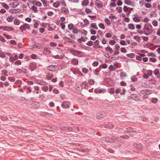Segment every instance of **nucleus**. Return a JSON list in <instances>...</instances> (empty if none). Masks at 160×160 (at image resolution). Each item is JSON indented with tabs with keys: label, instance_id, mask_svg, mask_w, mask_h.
Segmentation results:
<instances>
[{
	"label": "nucleus",
	"instance_id": "obj_64",
	"mask_svg": "<svg viewBox=\"0 0 160 160\" xmlns=\"http://www.w3.org/2000/svg\"><path fill=\"white\" fill-rule=\"evenodd\" d=\"M10 43L11 44L13 45H16L17 42L16 41L14 40H11L10 41Z\"/></svg>",
	"mask_w": 160,
	"mask_h": 160
},
{
	"label": "nucleus",
	"instance_id": "obj_43",
	"mask_svg": "<svg viewBox=\"0 0 160 160\" xmlns=\"http://www.w3.org/2000/svg\"><path fill=\"white\" fill-rule=\"evenodd\" d=\"M116 42L114 40H111L109 41V43L111 45H113L115 44Z\"/></svg>",
	"mask_w": 160,
	"mask_h": 160
},
{
	"label": "nucleus",
	"instance_id": "obj_21",
	"mask_svg": "<svg viewBox=\"0 0 160 160\" xmlns=\"http://www.w3.org/2000/svg\"><path fill=\"white\" fill-rule=\"evenodd\" d=\"M99 27L102 30L105 29V27L104 24L102 23H99L98 24Z\"/></svg>",
	"mask_w": 160,
	"mask_h": 160
},
{
	"label": "nucleus",
	"instance_id": "obj_35",
	"mask_svg": "<svg viewBox=\"0 0 160 160\" xmlns=\"http://www.w3.org/2000/svg\"><path fill=\"white\" fill-rule=\"evenodd\" d=\"M158 101V99L156 98H153L151 99V102L153 103H156Z\"/></svg>",
	"mask_w": 160,
	"mask_h": 160
},
{
	"label": "nucleus",
	"instance_id": "obj_45",
	"mask_svg": "<svg viewBox=\"0 0 160 160\" xmlns=\"http://www.w3.org/2000/svg\"><path fill=\"white\" fill-rule=\"evenodd\" d=\"M105 36L107 38H111L112 37L111 34L110 33H106L105 35Z\"/></svg>",
	"mask_w": 160,
	"mask_h": 160
},
{
	"label": "nucleus",
	"instance_id": "obj_56",
	"mask_svg": "<svg viewBox=\"0 0 160 160\" xmlns=\"http://www.w3.org/2000/svg\"><path fill=\"white\" fill-rule=\"evenodd\" d=\"M122 1L119 0L117 2V4L118 6H120L122 5Z\"/></svg>",
	"mask_w": 160,
	"mask_h": 160
},
{
	"label": "nucleus",
	"instance_id": "obj_6",
	"mask_svg": "<svg viewBox=\"0 0 160 160\" xmlns=\"http://www.w3.org/2000/svg\"><path fill=\"white\" fill-rule=\"evenodd\" d=\"M106 113L104 112H99L96 114V118L97 119H101L106 116Z\"/></svg>",
	"mask_w": 160,
	"mask_h": 160
},
{
	"label": "nucleus",
	"instance_id": "obj_24",
	"mask_svg": "<svg viewBox=\"0 0 160 160\" xmlns=\"http://www.w3.org/2000/svg\"><path fill=\"white\" fill-rule=\"evenodd\" d=\"M79 32L81 33L82 34L84 35H86L87 34V32L86 30L83 29L80 30Z\"/></svg>",
	"mask_w": 160,
	"mask_h": 160
},
{
	"label": "nucleus",
	"instance_id": "obj_27",
	"mask_svg": "<svg viewBox=\"0 0 160 160\" xmlns=\"http://www.w3.org/2000/svg\"><path fill=\"white\" fill-rule=\"evenodd\" d=\"M13 22L14 24L16 25H19L20 23L18 19H15L14 20Z\"/></svg>",
	"mask_w": 160,
	"mask_h": 160
},
{
	"label": "nucleus",
	"instance_id": "obj_13",
	"mask_svg": "<svg viewBox=\"0 0 160 160\" xmlns=\"http://www.w3.org/2000/svg\"><path fill=\"white\" fill-rule=\"evenodd\" d=\"M104 21L107 26H110L111 25V23L110 20L108 18H105L104 19Z\"/></svg>",
	"mask_w": 160,
	"mask_h": 160
},
{
	"label": "nucleus",
	"instance_id": "obj_31",
	"mask_svg": "<svg viewBox=\"0 0 160 160\" xmlns=\"http://www.w3.org/2000/svg\"><path fill=\"white\" fill-rule=\"evenodd\" d=\"M120 76L121 78L123 79L124 77H126V74L125 73L122 72L121 73Z\"/></svg>",
	"mask_w": 160,
	"mask_h": 160
},
{
	"label": "nucleus",
	"instance_id": "obj_52",
	"mask_svg": "<svg viewBox=\"0 0 160 160\" xmlns=\"http://www.w3.org/2000/svg\"><path fill=\"white\" fill-rule=\"evenodd\" d=\"M145 5L146 7L148 8H150L151 7V4L149 3H146Z\"/></svg>",
	"mask_w": 160,
	"mask_h": 160
},
{
	"label": "nucleus",
	"instance_id": "obj_40",
	"mask_svg": "<svg viewBox=\"0 0 160 160\" xmlns=\"http://www.w3.org/2000/svg\"><path fill=\"white\" fill-rule=\"evenodd\" d=\"M0 57L2 58L6 57L5 54L4 52H2L1 51H0Z\"/></svg>",
	"mask_w": 160,
	"mask_h": 160
},
{
	"label": "nucleus",
	"instance_id": "obj_3",
	"mask_svg": "<svg viewBox=\"0 0 160 160\" xmlns=\"http://www.w3.org/2000/svg\"><path fill=\"white\" fill-rule=\"evenodd\" d=\"M30 26L28 24L26 23L20 26L19 27V29L22 32L26 30V29H30Z\"/></svg>",
	"mask_w": 160,
	"mask_h": 160
},
{
	"label": "nucleus",
	"instance_id": "obj_32",
	"mask_svg": "<svg viewBox=\"0 0 160 160\" xmlns=\"http://www.w3.org/2000/svg\"><path fill=\"white\" fill-rule=\"evenodd\" d=\"M109 18L112 19H117L116 17L112 15V14H111L109 16Z\"/></svg>",
	"mask_w": 160,
	"mask_h": 160
},
{
	"label": "nucleus",
	"instance_id": "obj_62",
	"mask_svg": "<svg viewBox=\"0 0 160 160\" xmlns=\"http://www.w3.org/2000/svg\"><path fill=\"white\" fill-rule=\"evenodd\" d=\"M149 61L151 62H154L156 61V59L154 58H149Z\"/></svg>",
	"mask_w": 160,
	"mask_h": 160
},
{
	"label": "nucleus",
	"instance_id": "obj_60",
	"mask_svg": "<svg viewBox=\"0 0 160 160\" xmlns=\"http://www.w3.org/2000/svg\"><path fill=\"white\" fill-rule=\"evenodd\" d=\"M21 61L20 60H18L15 62V64L17 65H21Z\"/></svg>",
	"mask_w": 160,
	"mask_h": 160
},
{
	"label": "nucleus",
	"instance_id": "obj_57",
	"mask_svg": "<svg viewBox=\"0 0 160 160\" xmlns=\"http://www.w3.org/2000/svg\"><path fill=\"white\" fill-rule=\"evenodd\" d=\"M87 44L88 46H92L93 44V42L92 41H89L88 42Z\"/></svg>",
	"mask_w": 160,
	"mask_h": 160
},
{
	"label": "nucleus",
	"instance_id": "obj_9",
	"mask_svg": "<svg viewBox=\"0 0 160 160\" xmlns=\"http://www.w3.org/2000/svg\"><path fill=\"white\" fill-rule=\"evenodd\" d=\"M124 2L126 4L129 6L132 7L135 6L133 2L131 0H125Z\"/></svg>",
	"mask_w": 160,
	"mask_h": 160
},
{
	"label": "nucleus",
	"instance_id": "obj_61",
	"mask_svg": "<svg viewBox=\"0 0 160 160\" xmlns=\"http://www.w3.org/2000/svg\"><path fill=\"white\" fill-rule=\"evenodd\" d=\"M60 2L61 4L64 6H66V3L63 0H60Z\"/></svg>",
	"mask_w": 160,
	"mask_h": 160
},
{
	"label": "nucleus",
	"instance_id": "obj_8",
	"mask_svg": "<svg viewBox=\"0 0 160 160\" xmlns=\"http://www.w3.org/2000/svg\"><path fill=\"white\" fill-rule=\"evenodd\" d=\"M152 93V92L149 90H144L141 91V93L144 95H147L150 94Z\"/></svg>",
	"mask_w": 160,
	"mask_h": 160
},
{
	"label": "nucleus",
	"instance_id": "obj_33",
	"mask_svg": "<svg viewBox=\"0 0 160 160\" xmlns=\"http://www.w3.org/2000/svg\"><path fill=\"white\" fill-rule=\"evenodd\" d=\"M2 5L6 9L8 10L9 9V7L8 6L5 4V3H2Z\"/></svg>",
	"mask_w": 160,
	"mask_h": 160
},
{
	"label": "nucleus",
	"instance_id": "obj_53",
	"mask_svg": "<svg viewBox=\"0 0 160 160\" xmlns=\"http://www.w3.org/2000/svg\"><path fill=\"white\" fill-rule=\"evenodd\" d=\"M144 1L143 0H141L139 1V4L141 6H142L144 5Z\"/></svg>",
	"mask_w": 160,
	"mask_h": 160
},
{
	"label": "nucleus",
	"instance_id": "obj_18",
	"mask_svg": "<svg viewBox=\"0 0 160 160\" xmlns=\"http://www.w3.org/2000/svg\"><path fill=\"white\" fill-rule=\"evenodd\" d=\"M117 65L114 63V66L111 65L109 67V69L110 71H113L115 70L116 69V67H117Z\"/></svg>",
	"mask_w": 160,
	"mask_h": 160
},
{
	"label": "nucleus",
	"instance_id": "obj_46",
	"mask_svg": "<svg viewBox=\"0 0 160 160\" xmlns=\"http://www.w3.org/2000/svg\"><path fill=\"white\" fill-rule=\"evenodd\" d=\"M39 26V22H37L34 23L33 24V27L35 28H37Z\"/></svg>",
	"mask_w": 160,
	"mask_h": 160
},
{
	"label": "nucleus",
	"instance_id": "obj_19",
	"mask_svg": "<svg viewBox=\"0 0 160 160\" xmlns=\"http://www.w3.org/2000/svg\"><path fill=\"white\" fill-rule=\"evenodd\" d=\"M90 27L91 28L97 30L98 29L96 23H92L90 24Z\"/></svg>",
	"mask_w": 160,
	"mask_h": 160
},
{
	"label": "nucleus",
	"instance_id": "obj_39",
	"mask_svg": "<svg viewBox=\"0 0 160 160\" xmlns=\"http://www.w3.org/2000/svg\"><path fill=\"white\" fill-rule=\"evenodd\" d=\"M9 12L11 13H15L16 12V10L14 9H11L9 10Z\"/></svg>",
	"mask_w": 160,
	"mask_h": 160
},
{
	"label": "nucleus",
	"instance_id": "obj_15",
	"mask_svg": "<svg viewBox=\"0 0 160 160\" xmlns=\"http://www.w3.org/2000/svg\"><path fill=\"white\" fill-rule=\"evenodd\" d=\"M128 27L131 30H134L135 28V25L133 23H130L128 24Z\"/></svg>",
	"mask_w": 160,
	"mask_h": 160
},
{
	"label": "nucleus",
	"instance_id": "obj_26",
	"mask_svg": "<svg viewBox=\"0 0 160 160\" xmlns=\"http://www.w3.org/2000/svg\"><path fill=\"white\" fill-rule=\"evenodd\" d=\"M75 27L73 25L72 23L69 24L68 26V28L70 30H72Z\"/></svg>",
	"mask_w": 160,
	"mask_h": 160
},
{
	"label": "nucleus",
	"instance_id": "obj_55",
	"mask_svg": "<svg viewBox=\"0 0 160 160\" xmlns=\"http://www.w3.org/2000/svg\"><path fill=\"white\" fill-rule=\"evenodd\" d=\"M88 71V70L85 68H83L82 69V72L83 73L86 74Z\"/></svg>",
	"mask_w": 160,
	"mask_h": 160
},
{
	"label": "nucleus",
	"instance_id": "obj_54",
	"mask_svg": "<svg viewBox=\"0 0 160 160\" xmlns=\"http://www.w3.org/2000/svg\"><path fill=\"white\" fill-rule=\"evenodd\" d=\"M107 67V65L106 64H102L100 66V68H106Z\"/></svg>",
	"mask_w": 160,
	"mask_h": 160
},
{
	"label": "nucleus",
	"instance_id": "obj_38",
	"mask_svg": "<svg viewBox=\"0 0 160 160\" xmlns=\"http://www.w3.org/2000/svg\"><path fill=\"white\" fill-rule=\"evenodd\" d=\"M116 9L119 13H120L122 11V8L121 7H118Z\"/></svg>",
	"mask_w": 160,
	"mask_h": 160
},
{
	"label": "nucleus",
	"instance_id": "obj_1",
	"mask_svg": "<svg viewBox=\"0 0 160 160\" xmlns=\"http://www.w3.org/2000/svg\"><path fill=\"white\" fill-rule=\"evenodd\" d=\"M152 31V27L150 24L145 26L143 29L144 33L146 35H150Z\"/></svg>",
	"mask_w": 160,
	"mask_h": 160
},
{
	"label": "nucleus",
	"instance_id": "obj_10",
	"mask_svg": "<svg viewBox=\"0 0 160 160\" xmlns=\"http://www.w3.org/2000/svg\"><path fill=\"white\" fill-rule=\"evenodd\" d=\"M48 69L49 71H54L58 69V67L57 66L51 65L48 67Z\"/></svg>",
	"mask_w": 160,
	"mask_h": 160
},
{
	"label": "nucleus",
	"instance_id": "obj_4",
	"mask_svg": "<svg viewBox=\"0 0 160 160\" xmlns=\"http://www.w3.org/2000/svg\"><path fill=\"white\" fill-rule=\"evenodd\" d=\"M141 17L139 16L137 14H135L133 15L132 20L134 22H138L141 21Z\"/></svg>",
	"mask_w": 160,
	"mask_h": 160
},
{
	"label": "nucleus",
	"instance_id": "obj_30",
	"mask_svg": "<svg viewBox=\"0 0 160 160\" xmlns=\"http://www.w3.org/2000/svg\"><path fill=\"white\" fill-rule=\"evenodd\" d=\"M82 41H84V42H85L86 41V40L83 37H81V38H79L78 40V42L80 43H82Z\"/></svg>",
	"mask_w": 160,
	"mask_h": 160
},
{
	"label": "nucleus",
	"instance_id": "obj_23",
	"mask_svg": "<svg viewBox=\"0 0 160 160\" xmlns=\"http://www.w3.org/2000/svg\"><path fill=\"white\" fill-rule=\"evenodd\" d=\"M30 67L32 71L33 70L36 68V64L35 63H31L30 65Z\"/></svg>",
	"mask_w": 160,
	"mask_h": 160
},
{
	"label": "nucleus",
	"instance_id": "obj_41",
	"mask_svg": "<svg viewBox=\"0 0 160 160\" xmlns=\"http://www.w3.org/2000/svg\"><path fill=\"white\" fill-rule=\"evenodd\" d=\"M123 10L124 12H128L129 10V8H128L126 6H124L123 8Z\"/></svg>",
	"mask_w": 160,
	"mask_h": 160
},
{
	"label": "nucleus",
	"instance_id": "obj_44",
	"mask_svg": "<svg viewBox=\"0 0 160 160\" xmlns=\"http://www.w3.org/2000/svg\"><path fill=\"white\" fill-rule=\"evenodd\" d=\"M152 24L154 26L156 27L158 24V22L156 20H154L152 21Z\"/></svg>",
	"mask_w": 160,
	"mask_h": 160
},
{
	"label": "nucleus",
	"instance_id": "obj_11",
	"mask_svg": "<svg viewBox=\"0 0 160 160\" xmlns=\"http://www.w3.org/2000/svg\"><path fill=\"white\" fill-rule=\"evenodd\" d=\"M2 30L5 31H13L14 29L10 27L4 26L0 28Z\"/></svg>",
	"mask_w": 160,
	"mask_h": 160
},
{
	"label": "nucleus",
	"instance_id": "obj_47",
	"mask_svg": "<svg viewBox=\"0 0 160 160\" xmlns=\"http://www.w3.org/2000/svg\"><path fill=\"white\" fill-rule=\"evenodd\" d=\"M120 44L122 45H127L126 42L123 40H122L120 41Z\"/></svg>",
	"mask_w": 160,
	"mask_h": 160
},
{
	"label": "nucleus",
	"instance_id": "obj_20",
	"mask_svg": "<svg viewBox=\"0 0 160 160\" xmlns=\"http://www.w3.org/2000/svg\"><path fill=\"white\" fill-rule=\"evenodd\" d=\"M106 50L110 53H112L113 52V50L111 47H107L106 48Z\"/></svg>",
	"mask_w": 160,
	"mask_h": 160
},
{
	"label": "nucleus",
	"instance_id": "obj_58",
	"mask_svg": "<svg viewBox=\"0 0 160 160\" xmlns=\"http://www.w3.org/2000/svg\"><path fill=\"white\" fill-rule=\"evenodd\" d=\"M136 59L137 60H139V61H141L142 60V58H141V57L140 56L138 55L137 56H136Z\"/></svg>",
	"mask_w": 160,
	"mask_h": 160
},
{
	"label": "nucleus",
	"instance_id": "obj_34",
	"mask_svg": "<svg viewBox=\"0 0 160 160\" xmlns=\"http://www.w3.org/2000/svg\"><path fill=\"white\" fill-rule=\"evenodd\" d=\"M127 56L130 58H133L134 57L135 55L133 53L128 54L126 55Z\"/></svg>",
	"mask_w": 160,
	"mask_h": 160
},
{
	"label": "nucleus",
	"instance_id": "obj_36",
	"mask_svg": "<svg viewBox=\"0 0 160 160\" xmlns=\"http://www.w3.org/2000/svg\"><path fill=\"white\" fill-rule=\"evenodd\" d=\"M31 9L34 11V12H37V8L35 6H33L31 7Z\"/></svg>",
	"mask_w": 160,
	"mask_h": 160
},
{
	"label": "nucleus",
	"instance_id": "obj_28",
	"mask_svg": "<svg viewBox=\"0 0 160 160\" xmlns=\"http://www.w3.org/2000/svg\"><path fill=\"white\" fill-rule=\"evenodd\" d=\"M42 2L43 5L44 7H47L48 6V2L45 0H41Z\"/></svg>",
	"mask_w": 160,
	"mask_h": 160
},
{
	"label": "nucleus",
	"instance_id": "obj_63",
	"mask_svg": "<svg viewBox=\"0 0 160 160\" xmlns=\"http://www.w3.org/2000/svg\"><path fill=\"white\" fill-rule=\"evenodd\" d=\"M110 6L112 7H116V5L115 3L112 2L110 3Z\"/></svg>",
	"mask_w": 160,
	"mask_h": 160
},
{
	"label": "nucleus",
	"instance_id": "obj_12",
	"mask_svg": "<svg viewBox=\"0 0 160 160\" xmlns=\"http://www.w3.org/2000/svg\"><path fill=\"white\" fill-rule=\"evenodd\" d=\"M130 97L132 99L135 101H138L140 99V98L139 96L135 94H132Z\"/></svg>",
	"mask_w": 160,
	"mask_h": 160
},
{
	"label": "nucleus",
	"instance_id": "obj_16",
	"mask_svg": "<svg viewBox=\"0 0 160 160\" xmlns=\"http://www.w3.org/2000/svg\"><path fill=\"white\" fill-rule=\"evenodd\" d=\"M14 20V18L12 16H10L8 17L6 20L8 22H12Z\"/></svg>",
	"mask_w": 160,
	"mask_h": 160
},
{
	"label": "nucleus",
	"instance_id": "obj_37",
	"mask_svg": "<svg viewBox=\"0 0 160 160\" xmlns=\"http://www.w3.org/2000/svg\"><path fill=\"white\" fill-rule=\"evenodd\" d=\"M63 38L65 40H66L68 42H72V40H71L69 38H67V37H64Z\"/></svg>",
	"mask_w": 160,
	"mask_h": 160
},
{
	"label": "nucleus",
	"instance_id": "obj_17",
	"mask_svg": "<svg viewBox=\"0 0 160 160\" xmlns=\"http://www.w3.org/2000/svg\"><path fill=\"white\" fill-rule=\"evenodd\" d=\"M154 73L156 75H157V77L158 78H160V73H159V71L158 69H155L154 71Z\"/></svg>",
	"mask_w": 160,
	"mask_h": 160
},
{
	"label": "nucleus",
	"instance_id": "obj_59",
	"mask_svg": "<svg viewBox=\"0 0 160 160\" xmlns=\"http://www.w3.org/2000/svg\"><path fill=\"white\" fill-rule=\"evenodd\" d=\"M45 29L44 28H41L39 29V32L41 33H42L44 32Z\"/></svg>",
	"mask_w": 160,
	"mask_h": 160
},
{
	"label": "nucleus",
	"instance_id": "obj_5",
	"mask_svg": "<svg viewBox=\"0 0 160 160\" xmlns=\"http://www.w3.org/2000/svg\"><path fill=\"white\" fill-rule=\"evenodd\" d=\"M95 5L98 8H102L103 6L102 2L100 0H96L95 2Z\"/></svg>",
	"mask_w": 160,
	"mask_h": 160
},
{
	"label": "nucleus",
	"instance_id": "obj_50",
	"mask_svg": "<svg viewBox=\"0 0 160 160\" xmlns=\"http://www.w3.org/2000/svg\"><path fill=\"white\" fill-rule=\"evenodd\" d=\"M90 32H91V33L92 35H95L96 33V31L95 30L93 29H91V30H90Z\"/></svg>",
	"mask_w": 160,
	"mask_h": 160
},
{
	"label": "nucleus",
	"instance_id": "obj_14",
	"mask_svg": "<svg viewBox=\"0 0 160 160\" xmlns=\"http://www.w3.org/2000/svg\"><path fill=\"white\" fill-rule=\"evenodd\" d=\"M61 12L62 13L65 14H67L69 13L68 10L65 8H61Z\"/></svg>",
	"mask_w": 160,
	"mask_h": 160
},
{
	"label": "nucleus",
	"instance_id": "obj_51",
	"mask_svg": "<svg viewBox=\"0 0 160 160\" xmlns=\"http://www.w3.org/2000/svg\"><path fill=\"white\" fill-rule=\"evenodd\" d=\"M114 47L115 49V50H119V48L120 47V46L118 44H115V45L114 46Z\"/></svg>",
	"mask_w": 160,
	"mask_h": 160
},
{
	"label": "nucleus",
	"instance_id": "obj_25",
	"mask_svg": "<svg viewBox=\"0 0 160 160\" xmlns=\"http://www.w3.org/2000/svg\"><path fill=\"white\" fill-rule=\"evenodd\" d=\"M89 1L88 0H84L82 3V5L83 6H85L88 5V4Z\"/></svg>",
	"mask_w": 160,
	"mask_h": 160
},
{
	"label": "nucleus",
	"instance_id": "obj_48",
	"mask_svg": "<svg viewBox=\"0 0 160 160\" xmlns=\"http://www.w3.org/2000/svg\"><path fill=\"white\" fill-rule=\"evenodd\" d=\"M71 62L74 65H77L78 64V61L77 60L73 59L72 60Z\"/></svg>",
	"mask_w": 160,
	"mask_h": 160
},
{
	"label": "nucleus",
	"instance_id": "obj_49",
	"mask_svg": "<svg viewBox=\"0 0 160 160\" xmlns=\"http://www.w3.org/2000/svg\"><path fill=\"white\" fill-rule=\"evenodd\" d=\"M25 20L28 22H30L32 21V18H30L28 17L25 18Z\"/></svg>",
	"mask_w": 160,
	"mask_h": 160
},
{
	"label": "nucleus",
	"instance_id": "obj_29",
	"mask_svg": "<svg viewBox=\"0 0 160 160\" xmlns=\"http://www.w3.org/2000/svg\"><path fill=\"white\" fill-rule=\"evenodd\" d=\"M59 2L58 1H57L53 3V5L55 8H58L59 6Z\"/></svg>",
	"mask_w": 160,
	"mask_h": 160
},
{
	"label": "nucleus",
	"instance_id": "obj_22",
	"mask_svg": "<svg viewBox=\"0 0 160 160\" xmlns=\"http://www.w3.org/2000/svg\"><path fill=\"white\" fill-rule=\"evenodd\" d=\"M80 30L78 29V28L75 27L72 30V32L74 34H77L78 33H79Z\"/></svg>",
	"mask_w": 160,
	"mask_h": 160
},
{
	"label": "nucleus",
	"instance_id": "obj_7",
	"mask_svg": "<svg viewBox=\"0 0 160 160\" xmlns=\"http://www.w3.org/2000/svg\"><path fill=\"white\" fill-rule=\"evenodd\" d=\"M70 105V103L68 101L63 102L62 104V107L64 108H68Z\"/></svg>",
	"mask_w": 160,
	"mask_h": 160
},
{
	"label": "nucleus",
	"instance_id": "obj_42",
	"mask_svg": "<svg viewBox=\"0 0 160 160\" xmlns=\"http://www.w3.org/2000/svg\"><path fill=\"white\" fill-rule=\"evenodd\" d=\"M121 51L122 52L126 53L127 52V50L125 48H122L120 49Z\"/></svg>",
	"mask_w": 160,
	"mask_h": 160
},
{
	"label": "nucleus",
	"instance_id": "obj_2",
	"mask_svg": "<svg viewBox=\"0 0 160 160\" xmlns=\"http://www.w3.org/2000/svg\"><path fill=\"white\" fill-rule=\"evenodd\" d=\"M65 18L64 17H61L60 18V20L56 21V24L58 25H60L61 28L62 29H64L65 26Z\"/></svg>",
	"mask_w": 160,
	"mask_h": 160
}]
</instances>
